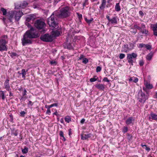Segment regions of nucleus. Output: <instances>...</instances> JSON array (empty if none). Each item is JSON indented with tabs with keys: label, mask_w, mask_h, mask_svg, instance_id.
<instances>
[{
	"label": "nucleus",
	"mask_w": 157,
	"mask_h": 157,
	"mask_svg": "<svg viewBox=\"0 0 157 157\" xmlns=\"http://www.w3.org/2000/svg\"><path fill=\"white\" fill-rule=\"evenodd\" d=\"M70 15L69 8L68 6L63 7L60 10L55 11L52 13L48 19V24L50 27L53 29H56L58 28V23L55 21V20H56V17L63 18L68 17Z\"/></svg>",
	"instance_id": "nucleus-1"
},
{
	"label": "nucleus",
	"mask_w": 157,
	"mask_h": 157,
	"mask_svg": "<svg viewBox=\"0 0 157 157\" xmlns=\"http://www.w3.org/2000/svg\"><path fill=\"white\" fill-rule=\"evenodd\" d=\"M36 30L34 28H31L24 34L23 38L21 40L22 45L25 46L32 43V39L37 38Z\"/></svg>",
	"instance_id": "nucleus-2"
},
{
	"label": "nucleus",
	"mask_w": 157,
	"mask_h": 157,
	"mask_svg": "<svg viewBox=\"0 0 157 157\" xmlns=\"http://www.w3.org/2000/svg\"><path fill=\"white\" fill-rule=\"evenodd\" d=\"M46 24L42 19H37L34 22V26L38 30H41L42 32L45 31L44 28L46 27Z\"/></svg>",
	"instance_id": "nucleus-3"
},
{
	"label": "nucleus",
	"mask_w": 157,
	"mask_h": 157,
	"mask_svg": "<svg viewBox=\"0 0 157 157\" xmlns=\"http://www.w3.org/2000/svg\"><path fill=\"white\" fill-rule=\"evenodd\" d=\"M137 98L140 102L144 103L148 99V97L147 95L143 92L141 90H140L138 93Z\"/></svg>",
	"instance_id": "nucleus-4"
},
{
	"label": "nucleus",
	"mask_w": 157,
	"mask_h": 157,
	"mask_svg": "<svg viewBox=\"0 0 157 157\" xmlns=\"http://www.w3.org/2000/svg\"><path fill=\"white\" fill-rule=\"evenodd\" d=\"M137 56V54L135 53L127 54V59L128 62L132 66L133 65V63L135 61Z\"/></svg>",
	"instance_id": "nucleus-5"
},
{
	"label": "nucleus",
	"mask_w": 157,
	"mask_h": 157,
	"mask_svg": "<svg viewBox=\"0 0 157 157\" xmlns=\"http://www.w3.org/2000/svg\"><path fill=\"white\" fill-rule=\"evenodd\" d=\"M53 36L52 35L47 33L41 35L40 37V39L45 42H52L53 40Z\"/></svg>",
	"instance_id": "nucleus-6"
},
{
	"label": "nucleus",
	"mask_w": 157,
	"mask_h": 157,
	"mask_svg": "<svg viewBox=\"0 0 157 157\" xmlns=\"http://www.w3.org/2000/svg\"><path fill=\"white\" fill-rule=\"evenodd\" d=\"M6 44L5 40L2 39L0 40V51L7 50V48L6 46Z\"/></svg>",
	"instance_id": "nucleus-7"
},
{
	"label": "nucleus",
	"mask_w": 157,
	"mask_h": 157,
	"mask_svg": "<svg viewBox=\"0 0 157 157\" xmlns=\"http://www.w3.org/2000/svg\"><path fill=\"white\" fill-rule=\"evenodd\" d=\"M13 12H14V18L16 21H18L23 15V13L20 11L17 12L16 11H14Z\"/></svg>",
	"instance_id": "nucleus-8"
},
{
	"label": "nucleus",
	"mask_w": 157,
	"mask_h": 157,
	"mask_svg": "<svg viewBox=\"0 0 157 157\" xmlns=\"http://www.w3.org/2000/svg\"><path fill=\"white\" fill-rule=\"evenodd\" d=\"M14 13L13 11H9L7 15V18L10 22H12L13 20L14 19Z\"/></svg>",
	"instance_id": "nucleus-9"
},
{
	"label": "nucleus",
	"mask_w": 157,
	"mask_h": 157,
	"mask_svg": "<svg viewBox=\"0 0 157 157\" xmlns=\"http://www.w3.org/2000/svg\"><path fill=\"white\" fill-rule=\"evenodd\" d=\"M9 80L8 79H6L5 82L4 86L5 88L8 91H10L11 89L10 88L9 82Z\"/></svg>",
	"instance_id": "nucleus-10"
},
{
	"label": "nucleus",
	"mask_w": 157,
	"mask_h": 157,
	"mask_svg": "<svg viewBox=\"0 0 157 157\" xmlns=\"http://www.w3.org/2000/svg\"><path fill=\"white\" fill-rule=\"evenodd\" d=\"M151 28L153 31L154 35L157 36V23L154 25H151Z\"/></svg>",
	"instance_id": "nucleus-11"
},
{
	"label": "nucleus",
	"mask_w": 157,
	"mask_h": 157,
	"mask_svg": "<svg viewBox=\"0 0 157 157\" xmlns=\"http://www.w3.org/2000/svg\"><path fill=\"white\" fill-rule=\"evenodd\" d=\"M36 18V16L34 14H30L26 18V21L29 22L31 20L33 21Z\"/></svg>",
	"instance_id": "nucleus-12"
},
{
	"label": "nucleus",
	"mask_w": 157,
	"mask_h": 157,
	"mask_svg": "<svg viewBox=\"0 0 157 157\" xmlns=\"http://www.w3.org/2000/svg\"><path fill=\"white\" fill-rule=\"evenodd\" d=\"M63 46L64 48L68 49H71L73 48L72 46L70 43H64L63 44Z\"/></svg>",
	"instance_id": "nucleus-13"
},
{
	"label": "nucleus",
	"mask_w": 157,
	"mask_h": 157,
	"mask_svg": "<svg viewBox=\"0 0 157 157\" xmlns=\"http://www.w3.org/2000/svg\"><path fill=\"white\" fill-rule=\"evenodd\" d=\"M91 136V134H87L81 135V139L83 140H86L90 138Z\"/></svg>",
	"instance_id": "nucleus-14"
},
{
	"label": "nucleus",
	"mask_w": 157,
	"mask_h": 157,
	"mask_svg": "<svg viewBox=\"0 0 157 157\" xmlns=\"http://www.w3.org/2000/svg\"><path fill=\"white\" fill-rule=\"evenodd\" d=\"M95 87L98 89L103 90L105 89L104 85L103 84H98L95 85Z\"/></svg>",
	"instance_id": "nucleus-15"
},
{
	"label": "nucleus",
	"mask_w": 157,
	"mask_h": 157,
	"mask_svg": "<svg viewBox=\"0 0 157 157\" xmlns=\"http://www.w3.org/2000/svg\"><path fill=\"white\" fill-rule=\"evenodd\" d=\"M134 121V119L133 117H129L126 120L125 123L126 124H131L132 121Z\"/></svg>",
	"instance_id": "nucleus-16"
},
{
	"label": "nucleus",
	"mask_w": 157,
	"mask_h": 157,
	"mask_svg": "<svg viewBox=\"0 0 157 157\" xmlns=\"http://www.w3.org/2000/svg\"><path fill=\"white\" fill-rule=\"evenodd\" d=\"M112 24H116L117 23V17H114L109 21Z\"/></svg>",
	"instance_id": "nucleus-17"
},
{
	"label": "nucleus",
	"mask_w": 157,
	"mask_h": 157,
	"mask_svg": "<svg viewBox=\"0 0 157 157\" xmlns=\"http://www.w3.org/2000/svg\"><path fill=\"white\" fill-rule=\"evenodd\" d=\"M106 2V0H102L101 4L99 7L101 10H103L105 8Z\"/></svg>",
	"instance_id": "nucleus-18"
},
{
	"label": "nucleus",
	"mask_w": 157,
	"mask_h": 157,
	"mask_svg": "<svg viewBox=\"0 0 157 157\" xmlns=\"http://www.w3.org/2000/svg\"><path fill=\"white\" fill-rule=\"evenodd\" d=\"M150 116L152 120L157 121V115L156 114L151 112L150 113Z\"/></svg>",
	"instance_id": "nucleus-19"
},
{
	"label": "nucleus",
	"mask_w": 157,
	"mask_h": 157,
	"mask_svg": "<svg viewBox=\"0 0 157 157\" xmlns=\"http://www.w3.org/2000/svg\"><path fill=\"white\" fill-rule=\"evenodd\" d=\"M145 87L148 89H150L153 88V86L151 84L147 82L144 83Z\"/></svg>",
	"instance_id": "nucleus-20"
},
{
	"label": "nucleus",
	"mask_w": 157,
	"mask_h": 157,
	"mask_svg": "<svg viewBox=\"0 0 157 157\" xmlns=\"http://www.w3.org/2000/svg\"><path fill=\"white\" fill-rule=\"evenodd\" d=\"M128 80L129 82L132 81L135 83H136L138 81V79L136 77H131Z\"/></svg>",
	"instance_id": "nucleus-21"
},
{
	"label": "nucleus",
	"mask_w": 157,
	"mask_h": 157,
	"mask_svg": "<svg viewBox=\"0 0 157 157\" xmlns=\"http://www.w3.org/2000/svg\"><path fill=\"white\" fill-rule=\"evenodd\" d=\"M28 5V3L24 1L22 3L20 4V7L22 8H24Z\"/></svg>",
	"instance_id": "nucleus-22"
},
{
	"label": "nucleus",
	"mask_w": 157,
	"mask_h": 157,
	"mask_svg": "<svg viewBox=\"0 0 157 157\" xmlns=\"http://www.w3.org/2000/svg\"><path fill=\"white\" fill-rule=\"evenodd\" d=\"M115 9V10L117 12H119L121 10V7L119 3H116Z\"/></svg>",
	"instance_id": "nucleus-23"
},
{
	"label": "nucleus",
	"mask_w": 157,
	"mask_h": 157,
	"mask_svg": "<svg viewBox=\"0 0 157 157\" xmlns=\"http://www.w3.org/2000/svg\"><path fill=\"white\" fill-rule=\"evenodd\" d=\"M28 71V70L26 71H25V69H23L22 70L21 75H22V77L23 78L25 79V75L26 74V72Z\"/></svg>",
	"instance_id": "nucleus-24"
},
{
	"label": "nucleus",
	"mask_w": 157,
	"mask_h": 157,
	"mask_svg": "<svg viewBox=\"0 0 157 157\" xmlns=\"http://www.w3.org/2000/svg\"><path fill=\"white\" fill-rule=\"evenodd\" d=\"M135 43H130L128 45V50H132L135 44Z\"/></svg>",
	"instance_id": "nucleus-25"
},
{
	"label": "nucleus",
	"mask_w": 157,
	"mask_h": 157,
	"mask_svg": "<svg viewBox=\"0 0 157 157\" xmlns=\"http://www.w3.org/2000/svg\"><path fill=\"white\" fill-rule=\"evenodd\" d=\"M123 50L124 52H126L128 50V45L126 44H125L122 47Z\"/></svg>",
	"instance_id": "nucleus-26"
},
{
	"label": "nucleus",
	"mask_w": 157,
	"mask_h": 157,
	"mask_svg": "<svg viewBox=\"0 0 157 157\" xmlns=\"http://www.w3.org/2000/svg\"><path fill=\"white\" fill-rule=\"evenodd\" d=\"M85 21H86L89 24H90L91 22L93 21V18H91L90 19L88 20L87 18H85Z\"/></svg>",
	"instance_id": "nucleus-27"
},
{
	"label": "nucleus",
	"mask_w": 157,
	"mask_h": 157,
	"mask_svg": "<svg viewBox=\"0 0 157 157\" xmlns=\"http://www.w3.org/2000/svg\"><path fill=\"white\" fill-rule=\"evenodd\" d=\"M152 56L153 55L152 54H149L147 56L146 58L147 60H150L152 58Z\"/></svg>",
	"instance_id": "nucleus-28"
},
{
	"label": "nucleus",
	"mask_w": 157,
	"mask_h": 157,
	"mask_svg": "<svg viewBox=\"0 0 157 157\" xmlns=\"http://www.w3.org/2000/svg\"><path fill=\"white\" fill-rule=\"evenodd\" d=\"M65 120L66 122L68 123L71 121V118L70 116H67V117H65Z\"/></svg>",
	"instance_id": "nucleus-29"
},
{
	"label": "nucleus",
	"mask_w": 157,
	"mask_h": 157,
	"mask_svg": "<svg viewBox=\"0 0 157 157\" xmlns=\"http://www.w3.org/2000/svg\"><path fill=\"white\" fill-rule=\"evenodd\" d=\"M1 94V97L3 100H4L5 99V95L4 92L2 90H0Z\"/></svg>",
	"instance_id": "nucleus-30"
},
{
	"label": "nucleus",
	"mask_w": 157,
	"mask_h": 157,
	"mask_svg": "<svg viewBox=\"0 0 157 157\" xmlns=\"http://www.w3.org/2000/svg\"><path fill=\"white\" fill-rule=\"evenodd\" d=\"M28 148L27 147H25L22 150V151L23 153L26 154L28 152Z\"/></svg>",
	"instance_id": "nucleus-31"
},
{
	"label": "nucleus",
	"mask_w": 157,
	"mask_h": 157,
	"mask_svg": "<svg viewBox=\"0 0 157 157\" xmlns=\"http://www.w3.org/2000/svg\"><path fill=\"white\" fill-rule=\"evenodd\" d=\"M53 33L55 36H59L60 34L59 31L57 30L54 31Z\"/></svg>",
	"instance_id": "nucleus-32"
},
{
	"label": "nucleus",
	"mask_w": 157,
	"mask_h": 157,
	"mask_svg": "<svg viewBox=\"0 0 157 157\" xmlns=\"http://www.w3.org/2000/svg\"><path fill=\"white\" fill-rule=\"evenodd\" d=\"M1 10L3 14L4 15H6L7 13V11L6 9L3 8H1Z\"/></svg>",
	"instance_id": "nucleus-33"
},
{
	"label": "nucleus",
	"mask_w": 157,
	"mask_h": 157,
	"mask_svg": "<svg viewBox=\"0 0 157 157\" xmlns=\"http://www.w3.org/2000/svg\"><path fill=\"white\" fill-rule=\"evenodd\" d=\"M58 105V103H54L53 104L51 105H49L48 106V107H47L48 109H50L51 107H53V106H57Z\"/></svg>",
	"instance_id": "nucleus-34"
},
{
	"label": "nucleus",
	"mask_w": 157,
	"mask_h": 157,
	"mask_svg": "<svg viewBox=\"0 0 157 157\" xmlns=\"http://www.w3.org/2000/svg\"><path fill=\"white\" fill-rule=\"evenodd\" d=\"M96 77V76H94V78H90V82H94L97 81V79L95 78Z\"/></svg>",
	"instance_id": "nucleus-35"
},
{
	"label": "nucleus",
	"mask_w": 157,
	"mask_h": 157,
	"mask_svg": "<svg viewBox=\"0 0 157 157\" xmlns=\"http://www.w3.org/2000/svg\"><path fill=\"white\" fill-rule=\"evenodd\" d=\"M82 62L85 64H86L88 62V60L87 58H84L82 59Z\"/></svg>",
	"instance_id": "nucleus-36"
},
{
	"label": "nucleus",
	"mask_w": 157,
	"mask_h": 157,
	"mask_svg": "<svg viewBox=\"0 0 157 157\" xmlns=\"http://www.w3.org/2000/svg\"><path fill=\"white\" fill-rule=\"evenodd\" d=\"M128 128L127 127H124L123 130H122V132L124 133L126 132L128 130Z\"/></svg>",
	"instance_id": "nucleus-37"
},
{
	"label": "nucleus",
	"mask_w": 157,
	"mask_h": 157,
	"mask_svg": "<svg viewBox=\"0 0 157 157\" xmlns=\"http://www.w3.org/2000/svg\"><path fill=\"white\" fill-rule=\"evenodd\" d=\"M125 56V55L123 53H121L119 55V58L121 59H123Z\"/></svg>",
	"instance_id": "nucleus-38"
},
{
	"label": "nucleus",
	"mask_w": 157,
	"mask_h": 157,
	"mask_svg": "<svg viewBox=\"0 0 157 157\" xmlns=\"http://www.w3.org/2000/svg\"><path fill=\"white\" fill-rule=\"evenodd\" d=\"M28 22H26L25 23V25L28 27L29 29H31V28H33V27H32L31 25Z\"/></svg>",
	"instance_id": "nucleus-39"
},
{
	"label": "nucleus",
	"mask_w": 157,
	"mask_h": 157,
	"mask_svg": "<svg viewBox=\"0 0 157 157\" xmlns=\"http://www.w3.org/2000/svg\"><path fill=\"white\" fill-rule=\"evenodd\" d=\"M101 70V67L100 66H98L96 68V72H100Z\"/></svg>",
	"instance_id": "nucleus-40"
},
{
	"label": "nucleus",
	"mask_w": 157,
	"mask_h": 157,
	"mask_svg": "<svg viewBox=\"0 0 157 157\" xmlns=\"http://www.w3.org/2000/svg\"><path fill=\"white\" fill-rule=\"evenodd\" d=\"M26 113V112H25L24 111H21L20 112V114L21 116V117H24L25 116V114Z\"/></svg>",
	"instance_id": "nucleus-41"
},
{
	"label": "nucleus",
	"mask_w": 157,
	"mask_h": 157,
	"mask_svg": "<svg viewBox=\"0 0 157 157\" xmlns=\"http://www.w3.org/2000/svg\"><path fill=\"white\" fill-rule=\"evenodd\" d=\"M145 47L148 50H150L151 48V46L148 44H145Z\"/></svg>",
	"instance_id": "nucleus-42"
},
{
	"label": "nucleus",
	"mask_w": 157,
	"mask_h": 157,
	"mask_svg": "<svg viewBox=\"0 0 157 157\" xmlns=\"http://www.w3.org/2000/svg\"><path fill=\"white\" fill-rule=\"evenodd\" d=\"M103 81L104 82H110V81L107 78V77L104 78L103 79Z\"/></svg>",
	"instance_id": "nucleus-43"
},
{
	"label": "nucleus",
	"mask_w": 157,
	"mask_h": 157,
	"mask_svg": "<svg viewBox=\"0 0 157 157\" xmlns=\"http://www.w3.org/2000/svg\"><path fill=\"white\" fill-rule=\"evenodd\" d=\"M144 62L143 60H140L139 62V64L140 66H142L144 65Z\"/></svg>",
	"instance_id": "nucleus-44"
},
{
	"label": "nucleus",
	"mask_w": 157,
	"mask_h": 157,
	"mask_svg": "<svg viewBox=\"0 0 157 157\" xmlns=\"http://www.w3.org/2000/svg\"><path fill=\"white\" fill-rule=\"evenodd\" d=\"M79 19H81L82 18V15L81 14H80L78 13H77Z\"/></svg>",
	"instance_id": "nucleus-45"
},
{
	"label": "nucleus",
	"mask_w": 157,
	"mask_h": 157,
	"mask_svg": "<svg viewBox=\"0 0 157 157\" xmlns=\"http://www.w3.org/2000/svg\"><path fill=\"white\" fill-rule=\"evenodd\" d=\"M59 135L60 136H61V137H63V136H64V135H63V132L62 131H60L59 132Z\"/></svg>",
	"instance_id": "nucleus-46"
},
{
	"label": "nucleus",
	"mask_w": 157,
	"mask_h": 157,
	"mask_svg": "<svg viewBox=\"0 0 157 157\" xmlns=\"http://www.w3.org/2000/svg\"><path fill=\"white\" fill-rule=\"evenodd\" d=\"M141 32L143 33H144V34H147L148 33V31L146 29H144L143 31H142Z\"/></svg>",
	"instance_id": "nucleus-47"
},
{
	"label": "nucleus",
	"mask_w": 157,
	"mask_h": 157,
	"mask_svg": "<svg viewBox=\"0 0 157 157\" xmlns=\"http://www.w3.org/2000/svg\"><path fill=\"white\" fill-rule=\"evenodd\" d=\"M84 57V56L83 55H81L80 57H79V59L81 60L83 59Z\"/></svg>",
	"instance_id": "nucleus-48"
},
{
	"label": "nucleus",
	"mask_w": 157,
	"mask_h": 157,
	"mask_svg": "<svg viewBox=\"0 0 157 157\" xmlns=\"http://www.w3.org/2000/svg\"><path fill=\"white\" fill-rule=\"evenodd\" d=\"M51 113V111L50 109H48L46 111V113L50 115Z\"/></svg>",
	"instance_id": "nucleus-49"
},
{
	"label": "nucleus",
	"mask_w": 157,
	"mask_h": 157,
	"mask_svg": "<svg viewBox=\"0 0 157 157\" xmlns=\"http://www.w3.org/2000/svg\"><path fill=\"white\" fill-rule=\"evenodd\" d=\"M145 44H139V46L140 48L145 47Z\"/></svg>",
	"instance_id": "nucleus-50"
},
{
	"label": "nucleus",
	"mask_w": 157,
	"mask_h": 157,
	"mask_svg": "<svg viewBox=\"0 0 157 157\" xmlns=\"http://www.w3.org/2000/svg\"><path fill=\"white\" fill-rule=\"evenodd\" d=\"M139 13L141 16H143L144 15V14L142 11H139Z\"/></svg>",
	"instance_id": "nucleus-51"
},
{
	"label": "nucleus",
	"mask_w": 157,
	"mask_h": 157,
	"mask_svg": "<svg viewBox=\"0 0 157 157\" xmlns=\"http://www.w3.org/2000/svg\"><path fill=\"white\" fill-rule=\"evenodd\" d=\"M27 91L26 89H25L24 90V93L23 94V96H25V95H26Z\"/></svg>",
	"instance_id": "nucleus-52"
},
{
	"label": "nucleus",
	"mask_w": 157,
	"mask_h": 157,
	"mask_svg": "<svg viewBox=\"0 0 157 157\" xmlns=\"http://www.w3.org/2000/svg\"><path fill=\"white\" fill-rule=\"evenodd\" d=\"M50 63L52 65H53V64L56 65V63L55 61H51L50 62Z\"/></svg>",
	"instance_id": "nucleus-53"
},
{
	"label": "nucleus",
	"mask_w": 157,
	"mask_h": 157,
	"mask_svg": "<svg viewBox=\"0 0 157 157\" xmlns=\"http://www.w3.org/2000/svg\"><path fill=\"white\" fill-rule=\"evenodd\" d=\"M135 28H136L137 29L140 30L141 29V27H139V26H138L137 25H135L134 26Z\"/></svg>",
	"instance_id": "nucleus-54"
},
{
	"label": "nucleus",
	"mask_w": 157,
	"mask_h": 157,
	"mask_svg": "<svg viewBox=\"0 0 157 157\" xmlns=\"http://www.w3.org/2000/svg\"><path fill=\"white\" fill-rule=\"evenodd\" d=\"M28 105H31L32 106L33 105V103L31 101L29 100V102L28 103Z\"/></svg>",
	"instance_id": "nucleus-55"
},
{
	"label": "nucleus",
	"mask_w": 157,
	"mask_h": 157,
	"mask_svg": "<svg viewBox=\"0 0 157 157\" xmlns=\"http://www.w3.org/2000/svg\"><path fill=\"white\" fill-rule=\"evenodd\" d=\"M145 149L147 151H149L151 150L150 148L147 147V146L145 147Z\"/></svg>",
	"instance_id": "nucleus-56"
},
{
	"label": "nucleus",
	"mask_w": 157,
	"mask_h": 157,
	"mask_svg": "<svg viewBox=\"0 0 157 157\" xmlns=\"http://www.w3.org/2000/svg\"><path fill=\"white\" fill-rule=\"evenodd\" d=\"M85 121V120L83 118L81 120V121H80V123L82 124H83L84 123Z\"/></svg>",
	"instance_id": "nucleus-57"
},
{
	"label": "nucleus",
	"mask_w": 157,
	"mask_h": 157,
	"mask_svg": "<svg viewBox=\"0 0 157 157\" xmlns=\"http://www.w3.org/2000/svg\"><path fill=\"white\" fill-rule=\"evenodd\" d=\"M143 90H144V91H145L147 93V89L146 87H143Z\"/></svg>",
	"instance_id": "nucleus-58"
},
{
	"label": "nucleus",
	"mask_w": 157,
	"mask_h": 157,
	"mask_svg": "<svg viewBox=\"0 0 157 157\" xmlns=\"http://www.w3.org/2000/svg\"><path fill=\"white\" fill-rule=\"evenodd\" d=\"M13 134L15 136H17L18 135V133L17 132V130L15 131V132H13Z\"/></svg>",
	"instance_id": "nucleus-59"
},
{
	"label": "nucleus",
	"mask_w": 157,
	"mask_h": 157,
	"mask_svg": "<svg viewBox=\"0 0 157 157\" xmlns=\"http://www.w3.org/2000/svg\"><path fill=\"white\" fill-rule=\"evenodd\" d=\"M141 29L142 28V29H144L145 28V25L143 24H141Z\"/></svg>",
	"instance_id": "nucleus-60"
},
{
	"label": "nucleus",
	"mask_w": 157,
	"mask_h": 157,
	"mask_svg": "<svg viewBox=\"0 0 157 157\" xmlns=\"http://www.w3.org/2000/svg\"><path fill=\"white\" fill-rule=\"evenodd\" d=\"M106 18H107L109 21V22L111 19L110 18L109 16L107 15L106 16Z\"/></svg>",
	"instance_id": "nucleus-61"
},
{
	"label": "nucleus",
	"mask_w": 157,
	"mask_h": 157,
	"mask_svg": "<svg viewBox=\"0 0 157 157\" xmlns=\"http://www.w3.org/2000/svg\"><path fill=\"white\" fill-rule=\"evenodd\" d=\"M71 129H69V135L70 136L71 134L72 133L71 132Z\"/></svg>",
	"instance_id": "nucleus-62"
},
{
	"label": "nucleus",
	"mask_w": 157,
	"mask_h": 157,
	"mask_svg": "<svg viewBox=\"0 0 157 157\" xmlns=\"http://www.w3.org/2000/svg\"><path fill=\"white\" fill-rule=\"evenodd\" d=\"M11 91H10L9 93V96H13V94L11 92Z\"/></svg>",
	"instance_id": "nucleus-63"
},
{
	"label": "nucleus",
	"mask_w": 157,
	"mask_h": 157,
	"mask_svg": "<svg viewBox=\"0 0 157 157\" xmlns=\"http://www.w3.org/2000/svg\"><path fill=\"white\" fill-rule=\"evenodd\" d=\"M60 122L62 124H63L64 123L63 120V118H61L60 120Z\"/></svg>",
	"instance_id": "nucleus-64"
}]
</instances>
